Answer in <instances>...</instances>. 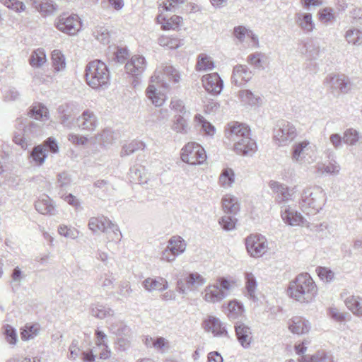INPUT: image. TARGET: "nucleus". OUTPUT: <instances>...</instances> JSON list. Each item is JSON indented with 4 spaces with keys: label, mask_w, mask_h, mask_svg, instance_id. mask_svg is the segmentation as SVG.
<instances>
[{
    "label": "nucleus",
    "mask_w": 362,
    "mask_h": 362,
    "mask_svg": "<svg viewBox=\"0 0 362 362\" xmlns=\"http://www.w3.org/2000/svg\"><path fill=\"white\" fill-rule=\"evenodd\" d=\"M288 295L300 303L312 302L317 294V288L308 273L298 274L289 283Z\"/></svg>",
    "instance_id": "1"
},
{
    "label": "nucleus",
    "mask_w": 362,
    "mask_h": 362,
    "mask_svg": "<svg viewBox=\"0 0 362 362\" xmlns=\"http://www.w3.org/2000/svg\"><path fill=\"white\" fill-rule=\"evenodd\" d=\"M87 84L92 88L107 87L110 81V71L107 65L96 59L89 62L85 69Z\"/></svg>",
    "instance_id": "2"
},
{
    "label": "nucleus",
    "mask_w": 362,
    "mask_h": 362,
    "mask_svg": "<svg viewBox=\"0 0 362 362\" xmlns=\"http://www.w3.org/2000/svg\"><path fill=\"white\" fill-rule=\"evenodd\" d=\"M326 199L324 190L320 187L305 188L301 194L300 205L305 210L310 212H318L325 205Z\"/></svg>",
    "instance_id": "3"
},
{
    "label": "nucleus",
    "mask_w": 362,
    "mask_h": 362,
    "mask_svg": "<svg viewBox=\"0 0 362 362\" xmlns=\"http://www.w3.org/2000/svg\"><path fill=\"white\" fill-rule=\"evenodd\" d=\"M88 228L93 233L101 231L106 233L112 241H119L122 233L117 224L103 216L91 217L88 221Z\"/></svg>",
    "instance_id": "4"
},
{
    "label": "nucleus",
    "mask_w": 362,
    "mask_h": 362,
    "mask_svg": "<svg viewBox=\"0 0 362 362\" xmlns=\"http://www.w3.org/2000/svg\"><path fill=\"white\" fill-rule=\"evenodd\" d=\"M232 283L224 277L218 279L216 284L209 285L204 289V298L209 303L220 302L228 296Z\"/></svg>",
    "instance_id": "5"
},
{
    "label": "nucleus",
    "mask_w": 362,
    "mask_h": 362,
    "mask_svg": "<svg viewBox=\"0 0 362 362\" xmlns=\"http://www.w3.org/2000/svg\"><path fill=\"white\" fill-rule=\"evenodd\" d=\"M291 153L292 161L300 165L310 164L315 160L313 148L308 140L294 143Z\"/></svg>",
    "instance_id": "6"
},
{
    "label": "nucleus",
    "mask_w": 362,
    "mask_h": 362,
    "mask_svg": "<svg viewBox=\"0 0 362 362\" xmlns=\"http://www.w3.org/2000/svg\"><path fill=\"white\" fill-rule=\"evenodd\" d=\"M296 136V129L293 124L285 120H280L277 122L274 130V139L279 146H284L288 145Z\"/></svg>",
    "instance_id": "7"
},
{
    "label": "nucleus",
    "mask_w": 362,
    "mask_h": 362,
    "mask_svg": "<svg viewBox=\"0 0 362 362\" xmlns=\"http://www.w3.org/2000/svg\"><path fill=\"white\" fill-rule=\"evenodd\" d=\"M187 244L180 236H172L165 249L160 254V259L172 262L176 257L182 254L186 250Z\"/></svg>",
    "instance_id": "8"
},
{
    "label": "nucleus",
    "mask_w": 362,
    "mask_h": 362,
    "mask_svg": "<svg viewBox=\"0 0 362 362\" xmlns=\"http://www.w3.org/2000/svg\"><path fill=\"white\" fill-rule=\"evenodd\" d=\"M206 158L204 149L197 143H188L182 149L181 159L188 164H201L206 160Z\"/></svg>",
    "instance_id": "9"
},
{
    "label": "nucleus",
    "mask_w": 362,
    "mask_h": 362,
    "mask_svg": "<svg viewBox=\"0 0 362 362\" xmlns=\"http://www.w3.org/2000/svg\"><path fill=\"white\" fill-rule=\"evenodd\" d=\"M55 25L63 33L74 35L80 30L81 23L77 15L63 13L57 18Z\"/></svg>",
    "instance_id": "10"
},
{
    "label": "nucleus",
    "mask_w": 362,
    "mask_h": 362,
    "mask_svg": "<svg viewBox=\"0 0 362 362\" xmlns=\"http://www.w3.org/2000/svg\"><path fill=\"white\" fill-rule=\"evenodd\" d=\"M248 253L253 257L262 256L268 249L267 240L261 235H250L245 239Z\"/></svg>",
    "instance_id": "11"
},
{
    "label": "nucleus",
    "mask_w": 362,
    "mask_h": 362,
    "mask_svg": "<svg viewBox=\"0 0 362 362\" xmlns=\"http://www.w3.org/2000/svg\"><path fill=\"white\" fill-rule=\"evenodd\" d=\"M206 283V279L199 273H190L184 279H180L177 282V291L182 294H187Z\"/></svg>",
    "instance_id": "12"
},
{
    "label": "nucleus",
    "mask_w": 362,
    "mask_h": 362,
    "mask_svg": "<svg viewBox=\"0 0 362 362\" xmlns=\"http://www.w3.org/2000/svg\"><path fill=\"white\" fill-rule=\"evenodd\" d=\"M78 110L74 103H65L57 108L58 118L60 123L68 129H72L75 126L74 118Z\"/></svg>",
    "instance_id": "13"
},
{
    "label": "nucleus",
    "mask_w": 362,
    "mask_h": 362,
    "mask_svg": "<svg viewBox=\"0 0 362 362\" xmlns=\"http://www.w3.org/2000/svg\"><path fill=\"white\" fill-rule=\"evenodd\" d=\"M225 136L228 140L235 144L238 140L250 136V129L244 124L231 122L227 124Z\"/></svg>",
    "instance_id": "14"
},
{
    "label": "nucleus",
    "mask_w": 362,
    "mask_h": 362,
    "mask_svg": "<svg viewBox=\"0 0 362 362\" xmlns=\"http://www.w3.org/2000/svg\"><path fill=\"white\" fill-rule=\"evenodd\" d=\"M325 83L332 91L339 90L341 93H347L351 87L349 78L344 75H329L326 77Z\"/></svg>",
    "instance_id": "15"
},
{
    "label": "nucleus",
    "mask_w": 362,
    "mask_h": 362,
    "mask_svg": "<svg viewBox=\"0 0 362 362\" xmlns=\"http://www.w3.org/2000/svg\"><path fill=\"white\" fill-rule=\"evenodd\" d=\"M76 125L81 130L93 132L98 125V119L93 111L85 110L82 114L76 119Z\"/></svg>",
    "instance_id": "16"
},
{
    "label": "nucleus",
    "mask_w": 362,
    "mask_h": 362,
    "mask_svg": "<svg viewBox=\"0 0 362 362\" xmlns=\"http://www.w3.org/2000/svg\"><path fill=\"white\" fill-rule=\"evenodd\" d=\"M252 71L246 66L238 64L233 67L231 81L237 86H242L251 80Z\"/></svg>",
    "instance_id": "17"
},
{
    "label": "nucleus",
    "mask_w": 362,
    "mask_h": 362,
    "mask_svg": "<svg viewBox=\"0 0 362 362\" xmlns=\"http://www.w3.org/2000/svg\"><path fill=\"white\" fill-rule=\"evenodd\" d=\"M233 148L237 154L252 156L257 151V146L256 141L249 136L238 140V142L233 144Z\"/></svg>",
    "instance_id": "18"
},
{
    "label": "nucleus",
    "mask_w": 362,
    "mask_h": 362,
    "mask_svg": "<svg viewBox=\"0 0 362 362\" xmlns=\"http://www.w3.org/2000/svg\"><path fill=\"white\" fill-rule=\"evenodd\" d=\"M202 82L206 90L214 95L219 94L223 87V82L217 73L204 76Z\"/></svg>",
    "instance_id": "19"
},
{
    "label": "nucleus",
    "mask_w": 362,
    "mask_h": 362,
    "mask_svg": "<svg viewBox=\"0 0 362 362\" xmlns=\"http://www.w3.org/2000/svg\"><path fill=\"white\" fill-rule=\"evenodd\" d=\"M235 334L238 342L244 349L250 347L252 341V333L251 329L243 322H236L235 325Z\"/></svg>",
    "instance_id": "20"
},
{
    "label": "nucleus",
    "mask_w": 362,
    "mask_h": 362,
    "mask_svg": "<svg viewBox=\"0 0 362 362\" xmlns=\"http://www.w3.org/2000/svg\"><path fill=\"white\" fill-rule=\"evenodd\" d=\"M146 69V59L143 56L134 55L126 64V72L134 76H139Z\"/></svg>",
    "instance_id": "21"
},
{
    "label": "nucleus",
    "mask_w": 362,
    "mask_h": 362,
    "mask_svg": "<svg viewBox=\"0 0 362 362\" xmlns=\"http://www.w3.org/2000/svg\"><path fill=\"white\" fill-rule=\"evenodd\" d=\"M35 209L41 214L55 216L57 209L54 202L48 196H44L35 202Z\"/></svg>",
    "instance_id": "22"
},
{
    "label": "nucleus",
    "mask_w": 362,
    "mask_h": 362,
    "mask_svg": "<svg viewBox=\"0 0 362 362\" xmlns=\"http://www.w3.org/2000/svg\"><path fill=\"white\" fill-rule=\"evenodd\" d=\"M281 218L286 223L292 226H300L304 223V218L300 213L289 206H285L281 210Z\"/></svg>",
    "instance_id": "23"
},
{
    "label": "nucleus",
    "mask_w": 362,
    "mask_h": 362,
    "mask_svg": "<svg viewBox=\"0 0 362 362\" xmlns=\"http://www.w3.org/2000/svg\"><path fill=\"white\" fill-rule=\"evenodd\" d=\"M142 286L148 292L165 291L168 288V281L163 277L147 278L142 282Z\"/></svg>",
    "instance_id": "24"
},
{
    "label": "nucleus",
    "mask_w": 362,
    "mask_h": 362,
    "mask_svg": "<svg viewBox=\"0 0 362 362\" xmlns=\"http://www.w3.org/2000/svg\"><path fill=\"white\" fill-rule=\"evenodd\" d=\"M204 327L207 332H211L216 337L223 336L227 334L226 328L221 320L214 316H209L204 321Z\"/></svg>",
    "instance_id": "25"
},
{
    "label": "nucleus",
    "mask_w": 362,
    "mask_h": 362,
    "mask_svg": "<svg viewBox=\"0 0 362 362\" xmlns=\"http://www.w3.org/2000/svg\"><path fill=\"white\" fill-rule=\"evenodd\" d=\"M160 74L165 76L169 81H172L174 83L179 82L180 76L179 72L172 66H165L163 69V73L161 71H156L154 75L151 77L152 81L157 83L163 81V76L160 77Z\"/></svg>",
    "instance_id": "26"
},
{
    "label": "nucleus",
    "mask_w": 362,
    "mask_h": 362,
    "mask_svg": "<svg viewBox=\"0 0 362 362\" xmlns=\"http://www.w3.org/2000/svg\"><path fill=\"white\" fill-rule=\"evenodd\" d=\"M270 187L277 194L279 202H284L291 199L295 193L294 188H289L286 185L277 182L271 183Z\"/></svg>",
    "instance_id": "27"
},
{
    "label": "nucleus",
    "mask_w": 362,
    "mask_h": 362,
    "mask_svg": "<svg viewBox=\"0 0 362 362\" xmlns=\"http://www.w3.org/2000/svg\"><path fill=\"white\" fill-rule=\"evenodd\" d=\"M295 22L305 32H311L315 27L312 15L309 13L298 12L296 13Z\"/></svg>",
    "instance_id": "28"
},
{
    "label": "nucleus",
    "mask_w": 362,
    "mask_h": 362,
    "mask_svg": "<svg viewBox=\"0 0 362 362\" xmlns=\"http://www.w3.org/2000/svg\"><path fill=\"white\" fill-rule=\"evenodd\" d=\"M156 19L157 22L161 24L162 29L165 30H175L179 26L182 20L179 16L174 15L168 18L162 13L159 14Z\"/></svg>",
    "instance_id": "29"
},
{
    "label": "nucleus",
    "mask_w": 362,
    "mask_h": 362,
    "mask_svg": "<svg viewBox=\"0 0 362 362\" xmlns=\"http://www.w3.org/2000/svg\"><path fill=\"white\" fill-rule=\"evenodd\" d=\"M222 206L226 214L235 215L240 209L238 199L235 196L226 194L222 199Z\"/></svg>",
    "instance_id": "30"
},
{
    "label": "nucleus",
    "mask_w": 362,
    "mask_h": 362,
    "mask_svg": "<svg viewBox=\"0 0 362 362\" xmlns=\"http://www.w3.org/2000/svg\"><path fill=\"white\" fill-rule=\"evenodd\" d=\"M310 327L308 321L300 317L293 318L288 325V328L291 332L297 334L307 333Z\"/></svg>",
    "instance_id": "31"
},
{
    "label": "nucleus",
    "mask_w": 362,
    "mask_h": 362,
    "mask_svg": "<svg viewBox=\"0 0 362 362\" xmlns=\"http://www.w3.org/2000/svg\"><path fill=\"white\" fill-rule=\"evenodd\" d=\"M344 303L354 315L362 316V298L358 296H350L345 298Z\"/></svg>",
    "instance_id": "32"
},
{
    "label": "nucleus",
    "mask_w": 362,
    "mask_h": 362,
    "mask_svg": "<svg viewBox=\"0 0 362 362\" xmlns=\"http://www.w3.org/2000/svg\"><path fill=\"white\" fill-rule=\"evenodd\" d=\"M21 330V339L23 341H29L39 335L40 325L39 324H26Z\"/></svg>",
    "instance_id": "33"
},
{
    "label": "nucleus",
    "mask_w": 362,
    "mask_h": 362,
    "mask_svg": "<svg viewBox=\"0 0 362 362\" xmlns=\"http://www.w3.org/2000/svg\"><path fill=\"white\" fill-rule=\"evenodd\" d=\"M146 94L148 98L156 107L161 106L165 100V95L160 92H158L153 85H149L148 86Z\"/></svg>",
    "instance_id": "34"
},
{
    "label": "nucleus",
    "mask_w": 362,
    "mask_h": 362,
    "mask_svg": "<svg viewBox=\"0 0 362 362\" xmlns=\"http://www.w3.org/2000/svg\"><path fill=\"white\" fill-rule=\"evenodd\" d=\"M58 6L52 0H42L40 3V6L37 10L42 16L47 17L57 11Z\"/></svg>",
    "instance_id": "35"
},
{
    "label": "nucleus",
    "mask_w": 362,
    "mask_h": 362,
    "mask_svg": "<svg viewBox=\"0 0 362 362\" xmlns=\"http://www.w3.org/2000/svg\"><path fill=\"white\" fill-rule=\"evenodd\" d=\"M235 182V173L231 168H225L221 171L219 176L218 182L219 185L223 188H229L232 187Z\"/></svg>",
    "instance_id": "36"
},
{
    "label": "nucleus",
    "mask_w": 362,
    "mask_h": 362,
    "mask_svg": "<svg viewBox=\"0 0 362 362\" xmlns=\"http://www.w3.org/2000/svg\"><path fill=\"white\" fill-rule=\"evenodd\" d=\"M238 96L243 103L251 106L257 105L261 101L260 97L254 94L250 90H240Z\"/></svg>",
    "instance_id": "37"
},
{
    "label": "nucleus",
    "mask_w": 362,
    "mask_h": 362,
    "mask_svg": "<svg viewBox=\"0 0 362 362\" xmlns=\"http://www.w3.org/2000/svg\"><path fill=\"white\" fill-rule=\"evenodd\" d=\"M299 362H332V358L325 351H317L312 356H301Z\"/></svg>",
    "instance_id": "38"
},
{
    "label": "nucleus",
    "mask_w": 362,
    "mask_h": 362,
    "mask_svg": "<svg viewBox=\"0 0 362 362\" xmlns=\"http://www.w3.org/2000/svg\"><path fill=\"white\" fill-rule=\"evenodd\" d=\"M47 157V150L42 145L35 146L30 154V158L38 165H42Z\"/></svg>",
    "instance_id": "39"
},
{
    "label": "nucleus",
    "mask_w": 362,
    "mask_h": 362,
    "mask_svg": "<svg viewBox=\"0 0 362 362\" xmlns=\"http://www.w3.org/2000/svg\"><path fill=\"white\" fill-rule=\"evenodd\" d=\"M129 175L132 181L139 184L146 182L145 177L144 168L141 165H134L129 169Z\"/></svg>",
    "instance_id": "40"
},
{
    "label": "nucleus",
    "mask_w": 362,
    "mask_h": 362,
    "mask_svg": "<svg viewBox=\"0 0 362 362\" xmlns=\"http://www.w3.org/2000/svg\"><path fill=\"white\" fill-rule=\"evenodd\" d=\"M300 52L308 60L315 59L319 55L320 47L312 41L307 42L304 44Z\"/></svg>",
    "instance_id": "41"
},
{
    "label": "nucleus",
    "mask_w": 362,
    "mask_h": 362,
    "mask_svg": "<svg viewBox=\"0 0 362 362\" xmlns=\"http://www.w3.org/2000/svg\"><path fill=\"white\" fill-rule=\"evenodd\" d=\"M48 110L42 104H37L30 107L28 115L37 120H46L48 118Z\"/></svg>",
    "instance_id": "42"
},
{
    "label": "nucleus",
    "mask_w": 362,
    "mask_h": 362,
    "mask_svg": "<svg viewBox=\"0 0 362 362\" xmlns=\"http://www.w3.org/2000/svg\"><path fill=\"white\" fill-rule=\"evenodd\" d=\"M91 315L99 319H104L107 316L112 315L113 310L101 304H93L90 307Z\"/></svg>",
    "instance_id": "43"
},
{
    "label": "nucleus",
    "mask_w": 362,
    "mask_h": 362,
    "mask_svg": "<svg viewBox=\"0 0 362 362\" xmlns=\"http://www.w3.org/2000/svg\"><path fill=\"white\" fill-rule=\"evenodd\" d=\"M345 38L349 44L359 46L362 44V30L350 28L346 32Z\"/></svg>",
    "instance_id": "44"
},
{
    "label": "nucleus",
    "mask_w": 362,
    "mask_h": 362,
    "mask_svg": "<svg viewBox=\"0 0 362 362\" xmlns=\"http://www.w3.org/2000/svg\"><path fill=\"white\" fill-rule=\"evenodd\" d=\"M158 44L169 49H177L184 45L183 40L177 37L161 36L158 40Z\"/></svg>",
    "instance_id": "45"
},
{
    "label": "nucleus",
    "mask_w": 362,
    "mask_h": 362,
    "mask_svg": "<svg viewBox=\"0 0 362 362\" xmlns=\"http://www.w3.org/2000/svg\"><path fill=\"white\" fill-rule=\"evenodd\" d=\"M52 66L56 71L64 69L66 66L65 58L63 54L58 49L52 52Z\"/></svg>",
    "instance_id": "46"
},
{
    "label": "nucleus",
    "mask_w": 362,
    "mask_h": 362,
    "mask_svg": "<svg viewBox=\"0 0 362 362\" xmlns=\"http://www.w3.org/2000/svg\"><path fill=\"white\" fill-rule=\"evenodd\" d=\"M227 309L228 317L233 320L238 318L244 311L243 305L236 300L230 301Z\"/></svg>",
    "instance_id": "47"
},
{
    "label": "nucleus",
    "mask_w": 362,
    "mask_h": 362,
    "mask_svg": "<svg viewBox=\"0 0 362 362\" xmlns=\"http://www.w3.org/2000/svg\"><path fill=\"white\" fill-rule=\"evenodd\" d=\"M360 138V133L357 130L349 128L344 132L343 141L347 145L356 146Z\"/></svg>",
    "instance_id": "48"
},
{
    "label": "nucleus",
    "mask_w": 362,
    "mask_h": 362,
    "mask_svg": "<svg viewBox=\"0 0 362 362\" xmlns=\"http://www.w3.org/2000/svg\"><path fill=\"white\" fill-rule=\"evenodd\" d=\"M30 64L33 67H40L46 62V54L43 49H37L34 51L29 59Z\"/></svg>",
    "instance_id": "49"
},
{
    "label": "nucleus",
    "mask_w": 362,
    "mask_h": 362,
    "mask_svg": "<svg viewBox=\"0 0 362 362\" xmlns=\"http://www.w3.org/2000/svg\"><path fill=\"white\" fill-rule=\"evenodd\" d=\"M246 284L245 287L247 292V295L250 298H255V291L257 288V281L255 276L252 273H245Z\"/></svg>",
    "instance_id": "50"
},
{
    "label": "nucleus",
    "mask_w": 362,
    "mask_h": 362,
    "mask_svg": "<svg viewBox=\"0 0 362 362\" xmlns=\"http://www.w3.org/2000/svg\"><path fill=\"white\" fill-rule=\"evenodd\" d=\"M109 329L112 334L119 337L126 336L129 332V327L122 321L111 323Z\"/></svg>",
    "instance_id": "51"
},
{
    "label": "nucleus",
    "mask_w": 362,
    "mask_h": 362,
    "mask_svg": "<svg viewBox=\"0 0 362 362\" xmlns=\"http://www.w3.org/2000/svg\"><path fill=\"white\" fill-rule=\"evenodd\" d=\"M94 37L104 45L110 42V34L108 29L104 26H98L93 30Z\"/></svg>",
    "instance_id": "52"
},
{
    "label": "nucleus",
    "mask_w": 362,
    "mask_h": 362,
    "mask_svg": "<svg viewBox=\"0 0 362 362\" xmlns=\"http://www.w3.org/2000/svg\"><path fill=\"white\" fill-rule=\"evenodd\" d=\"M234 216L226 214L219 219L218 223L223 230L230 231L235 229L237 219Z\"/></svg>",
    "instance_id": "53"
},
{
    "label": "nucleus",
    "mask_w": 362,
    "mask_h": 362,
    "mask_svg": "<svg viewBox=\"0 0 362 362\" xmlns=\"http://www.w3.org/2000/svg\"><path fill=\"white\" fill-rule=\"evenodd\" d=\"M98 142L103 146L111 144L114 140L113 132L110 129H104L102 133L96 136Z\"/></svg>",
    "instance_id": "54"
},
{
    "label": "nucleus",
    "mask_w": 362,
    "mask_h": 362,
    "mask_svg": "<svg viewBox=\"0 0 362 362\" xmlns=\"http://www.w3.org/2000/svg\"><path fill=\"white\" fill-rule=\"evenodd\" d=\"M214 62L211 58L205 54H199L197 63V69L199 71L211 70L214 68Z\"/></svg>",
    "instance_id": "55"
},
{
    "label": "nucleus",
    "mask_w": 362,
    "mask_h": 362,
    "mask_svg": "<svg viewBox=\"0 0 362 362\" xmlns=\"http://www.w3.org/2000/svg\"><path fill=\"white\" fill-rule=\"evenodd\" d=\"M58 233L60 235L70 239L77 238L79 234L77 229L72 226H68L66 225H60L58 227Z\"/></svg>",
    "instance_id": "56"
},
{
    "label": "nucleus",
    "mask_w": 362,
    "mask_h": 362,
    "mask_svg": "<svg viewBox=\"0 0 362 362\" xmlns=\"http://www.w3.org/2000/svg\"><path fill=\"white\" fill-rule=\"evenodd\" d=\"M3 334L6 341L11 345H16L18 341L16 330L11 325H6L4 326Z\"/></svg>",
    "instance_id": "57"
},
{
    "label": "nucleus",
    "mask_w": 362,
    "mask_h": 362,
    "mask_svg": "<svg viewBox=\"0 0 362 362\" xmlns=\"http://www.w3.org/2000/svg\"><path fill=\"white\" fill-rule=\"evenodd\" d=\"M185 2V0H159V6L164 11L175 12L177 7Z\"/></svg>",
    "instance_id": "58"
},
{
    "label": "nucleus",
    "mask_w": 362,
    "mask_h": 362,
    "mask_svg": "<svg viewBox=\"0 0 362 362\" xmlns=\"http://www.w3.org/2000/svg\"><path fill=\"white\" fill-rule=\"evenodd\" d=\"M72 179L71 175L66 172H62L57 175V186L62 189H66L71 186Z\"/></svg>",
    "instance_id": "59"
},
{
    "label": "nucleus",
    "mask_w": 362,
    "mask_h": 362,
    "mask_svg": "<svg viewBox=\"0 0 362 362\" xmlns=\"http://www.w3.org/2000/svg\"><path fill=\"white\" fill-rule=\"evenodd\" d=\"M187 122L184 116L179 115L175 117V122L173 129L178 133H186L187 132Z\"/></svg>",
    "instance_id": "60"
},
{
    "label": "nucleus",
    "mask_w": 362,
    "mask_h": 362,
    "mask_svg": "<svg viewBox=\"0 0 362 362\" xmlns=\"http://www.w3.org/2000/svg\"><path fill=\"white\" fill-rule=\"evenodd\" d=\"M195 121L202 125V129L208 135H214L215 133L214 127L208 121H206L203 116L201 115H197L195 116Z\"/></svg>",
    "instance_id": "61"
},
{
    "label": "nucleus",
    "mask_w": 362,
    "mask_h": 362,
    "mask_svg": "<svg viewBox=\"0 0 362 362\" xmlns=\"http://www.w3.org/2000/svg\"><path fill=\"white\" fill-rule=\"evenodd\" d=\"M0 1L8 8L16 12H22L25 10V5L18 0H0Z\"/></svg>",
    "instance_id": "62"
},
{
    "label": "nucleus",
    "mask_w": 362,
    "mask_h": 362,
    "mask_svg": "<svg viewBox=\"0 0 362 362\" xmlns=\"http://www.w3.org/2000/svg\"><path fill=\"white\" fill-rule=\"evenodd\" d=\"M69 358L71 360H76V358L81 356V353L83 350L81 349V346L79 345L77 339H74L69 348Z\"/></svg>",
    "instance_id": "63"
},
{
    "label": "nucleus",
    "mask_w": 362,
    "mask_h": 362,
    "mask_svg": "<svg viewBox=\"0 0 362 362\" xmlns=\"http://www.w3.org/2000/svg\"><path fill=\"white\" fill-rule=\"evenodd\" d=\"M340 170L341 167L335 160H331L327 164L323 165V171L329 175H337Z\"/></svg>",
    "instance_id": "64"
}]
</instances>
